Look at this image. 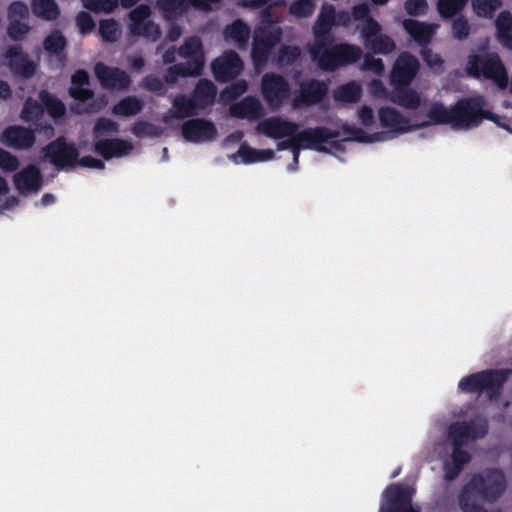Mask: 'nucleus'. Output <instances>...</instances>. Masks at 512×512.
<instances>
[{
	"label": "nucleus",
	"mask_w": 512,
	"mask_h": 512,
	"mask_svg": "<svg viewBox=\"0 0 512 512\" xmlns=\"http://www.w3.org/2000/svg\"><path fill=\"white\" fill-rule=\"evenodd\" d=\"M300 56V47L283 45L278 50L277 62L280 66H291L300 58Z\"/></svg>",
	"instance_id": "8fccbe9b"
},
{
	"label": "nucleus",
	"mask_w": 512,
	"mask_h": 512,
	"mask_svg": "<svg viewBox=\"0 0 512 512\" xmlns=\"http://www.w3.org/2000/svg\"><path fill=\"white\" fill-rule=\"evenodd\" d=\"M140 86L141 88L149 92L156 93L160 96H163L166 92V88L164 86L163 81L154 74H149L145 76L142 79Z\"/></svg>",
	"instance_id": "6e6d98bb"
},
{
	"label": "nucleus",
	"mask_w": 512,
	"mask_h": 512,
	"mask_svg": "<svg viewBox=\"0 0 512 512\" xmlns=\"http://www.w3.org/2000/svg\"><path fill=\"white\" fill-rule=\"evenodd\" d=\"M199 73L194 72L189 66L184 63H178L170 66L164 75V81L167 84H175L179 77L199 76Z\"/></svg>",
	"instance_id": "de8ad7c7"
},
{
	"label": "nucleus",
	"mask_w": 512,
	"mask_h": 512,
	"mask_svg": "<svg viewBox=\"0 0 512 512\" xmlns=\"http://www.w3.org/2000/svg\"><path fill=\"white\" fill-rule=\"evenodd\" d=\"M328 92V87L325 82L311 79L303 82L300 85V92L293 99V106L295 108L302 106H311L320 103Z\"/></svg>",
	"instance_id": "393cba45"
},
{
	"label": "nucleus",
	"mask_w": 512,
	"mask_h": 512,
	"mask_svg": "<svg viewBox=\"0 0 512 512\" xmlns=\"http://www.w3.org/2000/svg\"><path fill=\"white\" fill-rule=\"evenodd\" d=\"M238 155L242 158L244 163H255L259 155V150L250 147L246 143H242L238 149Z\"/></svg>",
	"instance_id": "0e129e2a"
},
{
	"label": "nucleus",
	"mask_w": 512,
	"mask_h": 512,
	"mask_svg": "<svg viewBox=\"0 0 512 512\" xmlns=\"http://www.w3.org/2000/svg\"><path fill=\"white\" fill-rule=\"evenodd\" d=\"M150 6L140 4L129 12V33L132 36L143 37L151 42H156L161 37V29L158 24L149 20Z\"/></svg>",
	"instance_id": "9d476101"
},
{
	"label": "nucleus",
	"mask_w": 512,
	"mask_h": 512,
	"mask_svg": "<svg viewBox=\"0 0 512 512\" xmlns=\"http://www.w3.org/2000/svg\"><path fill=\"white\" fill-rule=\"evenodd\" d=\"M42 174L35 165H29L16 173L13 182L21 194L37 192L42 186Z\"/></svg>",
	"instance_id": "bb28decb"
},
{
	"label": "nucleus",
	"mask_w": 512,
	"mask_h": 512,
	"mask_svg": "<svg viewBox=\"0 0 512 512\" xmlns=\"http://www.w3.org/2000/svg\"><path fill=\"white\" fill-rule=\"evenodd\" d=\"M361 95V87L355 82L343 84L334 91V98L345 103H356Z\"/></svg>",
	"instance_id": "37998d69"
},
{
	"label": "nucleus",
	"mask_w": 512,
	"mask_h": 512,
	"mask_svg": "<svg viewBox=\"0 0 512 512\" xmlns=\"http://www.w3.org/2000/svg\"><path fill=\"white\" fill-rule=\"evenodd\" d=\"M453 18L454 19L451 25V33L453 38L459 41L466 40L470 35V24L468 19L462 14Z\"/></svg>",
	"instance_id": "3c124183"
},
{
	"label": "nucleus",
	"mask_w": 512,
	"mask_h": 512,
	"mask_svg": "<svg viewBox=\"0 0 512 512\" xmlns=\"http://www.w3.org/2000/svg\"><path fill=\"white\" fill-rule=\"evenodd\" d=\"M450 460L464 468L470 462L471 456L463 447H452Z\"/></svg>",
	"instance_id": "338daca9"
},
{
	"label": "nucleus",
	"mask_w": 512,
	"mask_h": 512,
	"mask_svg": "<svg viewBox=\"0 0 512 512\" xmlns=\"http://www.w3.org/2000/svg\"><path fill=\"white\" fill-rule=\"evenodd\" d=\"M150 6L140 4L129 12V33L132 36L143 37L151 42H156L161 37V29L158 24L149 20Z\"/></svg>",
	"instance_id": "6e6552de"
},
{
	"label": "nucleus",
	"mask_w": 512,
	"mask_h": 512,
	"mask_svg": "<svg viewBox=\"0 0 512 512\" xmlns=\"http://www.w3.org/2000/svg\"><path fill=\"white\" fill-rule=\"evenodd\" d=\"M211 69L218 82L226 83L242 72L243 61L235 51L229 50L212 62Z\"/></svg>",
	"instance_id": "6ab92c4d"
},
{
	"label": "nucleus",
	"mask_w": 512,
	"mask_h": 512,
	"mask_svg": "<svg viewBox=\"0 0 512 512\" xmlns=\"http://www.w3.org/2000/svg\"><path fill=\"white\" fill-rule=\"evenodd\" d=\"M44 114V107L42 103H39L38 101L28 98L22 108V111L20 113V118L24 122H32L35 120H38L40 117H42Z\"/></svg>",
	"instance_id": "09e8293b"
},
{
	"label": "nucleus",
	"mask_w": 512,
	"mask_h": 512,
	"mask_svg": "<svg viewBox=\"0 0 512 512\" xmlns=\"http://www.w3.org/2000/svg\"><path fill=\"white\" fill-rule=\"evenodd\" d=\"M404 9L410 16H422L428 11L427 0H406Z\"/></svg>",
	"instance_id": "680f3d73"
},
{
	"label": "nucleus",
	"mask_w": 512,
	"mask_h": 512,
	"mask_svg": "<svg viewBox=\"0 0 512 512\" xmlns=\"http://www.w3.org/2000/svg\"><path fill=\"white\" fill-rule=\"evenodd\" d=\"M364 46L375 54H389L394 51V40L382 33V27L374 18H368L360 28Z\"/></svg>",
	"instance_id": "f8f14e48"
},
{
	"label": "nucleus",
	"mask_w": 512,
	"mask_h": 512,
	"mask_svg": "<svg viewBox=\"0 0 512 512\" xmlns=\"http://www.w3.org/2000/svg\"><path fill=\"white\" fill-rule=\"evenodd\" d=\"M36 131L21 125L6 127L0 135V142L15 150H29L36 142Z\"/></svg>",
	"instance_id": "aec40b11"
},
{
	"label": "nucleus",
	"mask_w": 512,
	"mask_h": 512,
	"mask_svg": "<svg viewBox=\"0 0 512 512\" xmlns=\"http://www.w3.org/2000/svg\"><path fill=\"white\" fill-rule=\"evenodd\" d=\"M361 69L366 72L381 75L384 72L385 67L381 58H375L370 54H366L363 57Z\"/></svg>",
	"instance_id": "13d9d810"
},
{
	"label": "nucleus",
	"mask_w": 512,
	"mask_h": 512,
	"mask_svg": "<svg viewBox=\"0 0 512 512\" xmlns=\"http://www.w3.org/2000/svg\"><path fill=\"white\" fill-rule=\"evenodd\" d=\"M316 9L314 0H295L289 6V14L297 19L309 18Z\"/></svg>",
	"instance_id": "49530a36"
},
{
	"label": "nucleus",
	"mask_w": 512,
	"mask_h": 512,
	"mask_svg": "<svg viewBox=\"0 0 512 512\" xmlns=\"http://www.w3.org/2000/svg\"><path fill=\"white\" fill-rule=\"evenodd\" d=\"M262 96L272 109H279L290 97L291 88L288 81L276 73H266L261 82Z\"/></svg>",
	"instance_id": "ddd939ff"
},
{
	"label": "nucleus",
	"mask_w": 512,
	"mask_h": 512,
	"mask_svg": "<svg viewBox=\"0 0 512 512\" xmlns=\"http://www.w3.org/2000/svg\"><path fill=\"white\" fill-rule=\"evenodd\" d=\"M471 5L478 17L491 19L502 6V0H471Z\"/></svg>",
	"instance_id": "c03bdc74"
},
{
	"label": "nucleus",
	"mask_w": 512,
	"mask_h": 512,
	"mask_svg": "<svg viewBox=\"0 0 512 512\" xmlns=\"http://www.w3.org/2000/svg\"><path fill=\"white\" fill-rule=\"evenodd\" d=\"M412 502L413 489L405 484L393 483L382 493L379 512H419Z\"/></svg>",
	"instance_id": "0eeeda50"
},
{
	"label": "nucleus",
	"mask_w": 512,
	"mask_h": 512,
	"mask_svg": "<svg viewBox=\"0 0 512 512\" xmlns=\"http://www.w3.org/2000/svg\"><path fill=\"white\" fill-rule=\"evenodd\" d=\"M427 117L429 121L425 122V127L431 124H450L454 128L453 105L448 108L441 102H434L427 111Z\"/></svg>",
	"instance_id": "f704fd0d"
},
{
	"label": "nucleus",
	"mask_w": 512,
	"mask_h": 512,
	"mask_svg": "<svg viewBox=\"0 0 512 512\" xmlns=\"http://www.w3.org/2000/svg\"><path fill=\"white\" fill-rule=\"evenodd\" d=\"M466 70L474 78L484 77L493 81L499 89H506L508 86L507 70L497 53L470 55Z\"/></svg>",
	"instance_id": "20e7f679"
},
{
	"label": "nucleus",
	"mask_w": 512,
	"mask_h": 512,
	"mask_svg": "<svg viewBox=\"0 0 512 512\" xmlns=\"http://www.w3.org/2000/svg\"><path fill=\"white\" fill-rule=\"evenodd\" d=\"M379 121L383 128L395 133H406L425 127L426 123L410 124L408 118L403 116L398 110L392 107H382L378 112Z\"/></svg>",
	"instance_id": "b1692460"
},
{
	"label": "nucleus",
	"mask_w": 512,
	"mask_h": 512,
	"mask_svg": "<svg viewBox=\"0 0 512 512\" xmlns=\"http://www.w3.org/2000/svg\"><path fill=\"white\" fill-rule=\"evenodd\" d=\"M262 105L254 96H246L230 106V115L239 119H257L262 115Z\"/></svg>",
	"instance_id": "2f4dec72"
},
{
	"label": "nucleus",
	"mask_w": 512,
	"mask_h": 512,
	"mask_svg": "<svg viewBox=\"0 0 512 512\" xmlns=\"http://www.w3.org/2000/svg\"><path fill=\"white\" fill-rule=\"evenodd\" d=\"M150 6L140 4L129 12V33L132 36L143 37L151 42H156L161 37V29L158 24L149 20Z\"/></svg>",
	"instance_id": "1a4fd4ad"
},
{
	"label": "nucleus",
	"mask_w": 512,
	"mask_h": 512,
	"mask_svg": "<svg viewBox=\"0 0 512 512\" xmlns=\"http://www.w3.org/2000/svg\"><path fill=\"white\" fill-rule=\"evenodd\" d=\"M511 374L512 369L482 370L463 377L458 383V388L465 393L486 392L490 400H497Z\"/></svg>",
	"instance_id": "f03ea898"
},
{
	"label": "nucleus",
	"mask_w": 512,
	"mask_h": 512,
	"mask_svg": "<svg viewBox=\"0 0 512 512\" xmlns=\"http://www.w3.org/2000/svg\"><path fill=\"white\" fill-rule=\"evenodd\" d=\"M402 24L404 30L422 48L431 42L438 28L437 24H428L414 19H405Z\"/></svg>",
	"instance_id": "c85d7f7f"
},
{
	"label": "nucleus",
	"mask_w": 512,
	"mask_h": 512,
	"mask_svg": "<svg viewBox=\"0 0 512 512\" xmlns=\"http://www.w3.org/2000/svg\"><path fill=\"white\" fill-rule=\"evenodd\" d=\"M94 73L101 87L110 91H125L131 83L129 74L118 67H111L103 62H97L94 66Z\"/></svg>",
	"instance_id": "4468645a"
},
{
	"label": "nucleus",
	"mask_w": 512,
	"mask_h": 512,
	"mask_svg": "<svg viewBox=\"0 0 512 512\" xmlns=\"http://www.w3.org/2000/svg\"><path fill=\"white\" fill-rule=\"evenodd\" d=\"M90 76L84 69L76 70L71 76L69 95L78 102L85 103L94 97V91L89 88Z\"/></svg>",
	"instance_id": "7c9ffc66"
},
{
	"label": "nucleus",
	"mask_w": 512,
	"mask_h": 512,
	"mask_svg": "<svg viewBox=\"0 0 512 512\" xmlns=\"http://www.w3.org/2000/svg\"><path fill=\"white\" fill-rule=\"evenodd\" d=\"M131 150L132 145L126 140L119 138L99 139L94 144V151L105 160L128 155Z\"/></svg>",
	"instance_id": "c756f323"
},
{
	"label": "nucleus",
	"mask_w": 512,
	"mask_h": 512,
	"mask_svg": "<svg viewBox=\"0 0 512 512\" xmlns=\"http://www.w3.org/2000/svg\"><path fill=\"white\" fill-rule=\"evenodd\" d=\"M224 35L241 46L248 42L250 29L244 21L237 19L225 27Z\"/></svg>",
	"instance_id": "ea45409f"
},
{
	"label": "nucleus",
	"mask_w": 512,
	"mask_h": 512,
	"mask_svg": "<svg viewBox=\"0 0 512 512\" xmlns=\"http://www.w3.org/2000/svg\"><path fill=\"white\" fill-rule=\"evenodd\" d=\"M488 432L485 423L454 422L448 428V438L452 447H463L469 440L483 438Z\"/></svg>",
	"instance_id": "a211bd4d"
},
{
	"label": "nucleus",
	"mask_w": 512,
	"mask_h": 512,
	"mask_svg": "<svg viewBox=\"0 0 512 512\" xmlns=\"http://www.w3.org/2000/svg\"><path fill=\"white\" fill-rule=\"evenodd\" d=\"M419 67L420 63L414 55L409 52H401L393 64L390 84L392 86H409L417 75Z\"/></svg>",
	"instance_id": "dca6fc26"
},
{
	"label": "nucleus",
	"mask_w": 512,
	"mask_h": 512,
	"mask_svg": "<svg viewBox=\"0 0 512 512\" xmlns=\"http://www.w3.org/2000/svg\"><path fill=\"white\" fill-rule=\"evenodd\" d=\"M443 468H444V479L447 482H451V481L455 480L463 470V468L461 466H459L458 464L454 463L451 460L445 461Z\"/></svg>",
	"instance_id": "69168bd1"
},
{
	"label": "nucleus",
	"mask_w": 512,
	"mask_h": 512,
	"mask_svg": "<svg viewBox=\"0 0 512 512\" xmlns=\"http://www.w3.org/2000/svg\"><path fill=\"white\" fill-rule=\"evenodd\" d=\"M469 0H438L437 11L442 19H451L462 13Z\"/></svg>",
	"instance_id": "79ce46f5"
},
{
	"label": "nucleus",
	"mask_w": 512,
	"mask_h": 512,
	"mask_svg": "<svg viewBox=\"0 0 512 512\" xmlns=\"http://www.w3.org/2000/svg\"><path fill=\"white\" fill-rule=\"evenodd\" d=\"M311 59L325 72L336 70L357 63L363 56L362 49L350 43L322 42L319 47L311 44L308 47Z\"/></svg>",
	"instance_id": "f257e3e1"
},
{
	"label": "nucleus",
	"mask_w": 512,
	"mask_h": 512,
	"mask_svg": "<svg viewBox=\"0 0 512 512\" xmlns=\"http://www.w3.org/2000/svg\"><path fill=\"white\" fill-rule=\"evenodd\" d=\"M392 87L393 90L389 95L391 102L411 110H415L420 106L421 98L416 90L409 88V86L396 85Z\"/></svg>",
	"instance_id": "473e14b6"
},
{
	"label": "nucleus",
	"mask_w": 512,
	"mask_h": 512,
	"mask_svg": "<svg viewBox=\"0 0 512 512\" xmlns=\"http://www.w3.org/2000/svg\"><path fill=\"white\" fill-rule=\"evenodd\" d=\"M67 39L60 30H53L43 40L44 50L55 58L57 68H63L67 62Z\"/></svg>",
	"instance_id": "cd10ccee"
},
{
	"label": "nucleus",
	"mask_w": 512,
	"mask_h": 512,
	"mask_svg": "<svg viewBox=\"0 0 512 512\" xmlns=\"http://www.w3.org/2000/svg\"><path fill=\"white\" fill-rule=\"evenodd\" d=\"M144 107L141 99L135 96H127L113 106L112 112L115 115L129 117L139 114Z\"/></svg>",
	"instance_id": "58836bf2"
},
{
	"label": "nucleus",
	"mask_w": 512,
	"mask_h": 512,
	"mask_svg": "<svg viewBox=\"0 0 512 512\" xmlns=\"http://www.w3.org/2000/svg\"><path fill=\"white\" fill-rule=\"evenodd\" d=\"M42 153L58 170L77 166L79 150L73 142H68L65 136H58L42 148Z\"/></svg>",
	"instance_id": "423d86ee"
},
{
	"label": "nucleus",
	"mask_w": 512,
	"mask_h": 512,
	"mask_svg": "<svg viewBox=\"0 0 512 512\" xmlns=\"http://www.w3.org/2000/svg\"><path fill=\"white\" fill-rule=\"evenodd\" d=\"M131 132L134 136L142 138L145 136H155L156 127L147 121H137L133 124Z\"/></svg>",
	"instance_id": "e2e57ef3"
},
{
	"label": "nucleus",
	"mask_w": 512,
	"mask_h": 512,
	"mask_svg": "<svg viewBox=\"0 0 512 512\" xmlns=\"http://www.w3.org/2000/svg\"><path fill=\"white\" fill-rule=\"evenodd\" d=\"M341 132L345 136L342 141H355L359 143H369L372 141L370 135H368L363 129L354 125L344 124L341 127L340 133Z\"/></svg>",
	"instance_id": "603ef678"
},
{
	"label": "nucleus",
	"mask_w": 512,
	"mask_h": 512,
	"mask_svg": "<svg viewBox=\"0 0 512 512\" xmlns=\"http://www.w3.org/2000/svg\"><path fill=\"white\" fill-rule=\"evenodd\" d=\"M283 31L279 26L260 25L255 28L251 58L255 67H263L269 60L275 46L280 43Z\"/></svg>",
	"instance_id": "39448f33"
},
{
	"label": "nucleus",
	"mask_w": 512,
	"mask_h": 512,
	"mask_svg": "<svg viewBox=\"0 0 512 512\" xmlns=\"http://www.w3.org/2000/svg\"><path fill=\"white\" fill-rule=\"evenodd\" d=\"M424 62L430 68L441 67L443 65V59L436 53H433L429 48L424 47L421 51Z\"/></svg>",
	"instance_id": "774afa93"
},
{
	"label": "nucleus",
	"mask_w": 512,
	"mask_h": 512,
	"mask_svg": "<svg viewBox=\"0 0 512 512\" xmlns=\"http://www.w3.org/2000/svg\"><path fill=\"white\" fill-rule=\"evenodd\" d=\"M336 25V9L331 4H324L318 14L317 20L312 27L314 41L312 44L320 46L322 42H333L331 33Z\"/></svg>",
	"instance_id": "4be33fe9"
},
{
	"label": "nucleus",
	"mask_w": 512,
	"mask_h": 512,
	"mask_svg": "<svg viewBox=\"0 0 512 512\" xmlns=\"http://www.w3.org/2000/svg\"><path fill=\"white\" fill-rule=\"evenodd\" d=\"M76 25L82 35H87L94 30L95 21L88 12L81 11L76 16Z\"/></svg>",
	"instance_id": "052dcab7"
},
{
	"label": "nucleus",
	"mask_w": 512,
	"mask_h": 512,
	"mask_svg": "<svg viewBox=\"0 0 512 512\" xmlns=\"http://www.w3.org/2000/svg\"><path fill=\"white\" fill-rule=\"evenodd\" d=\"M300 149H310L318 152H327L328 149L323 144L330 139H337L340 136V130H333L325 126L306 128L296 132Z\"/></svg>",
	"instance_id": "2eb2a0df"
},
{
	"label": "nucleus",
	"mask_w": 512,
	"mask_h": 512,
	"mask_svg": "<svg viewBox=\"0 0 512 512\" xmlns=\"http://www.w3.org/2000/svg\"><path fill=\"white\" fill-rule=\"evenodd\" d=\"M19 160L9 151L0 148V169L5 172H14L19 167Z\"/></svg>",
	"instance_id": "bf43d9fd"
},
{
	"label": "nucleus",
	"mask_w": 512,
	"mask_h": 512,
	"mask_svg": "<svg viewBox=\"0 0 512 512\" xmlns=\"http://www.w3.org/2000/svg\"><path fill=\"white\" fill-rule=\"evenodd\" d=\"M98 31L101 39L106 43L116 42L120 35L119 24L113 18L100 20Z\"/></svg>",
	"instance_id": "a18cd8bd"
},
{
	"label": "nucleus",
	"mask_w": 512,
	"mask_h": 512,
	"mask_svg": "<svg viewBox=\"0 0 512 512\" xmlns=\"http://www.w3.org/2000/svg\"><path fill=\"white\" fill-rule=\"evenodd\" d=\"M39 99L50 117L54 119H59L65 116L66 106L54 94L50 93L47 90H41L39 92Z\"/></svg>",
	"instance_id": "4c0bfd02"
},
{
	"label": "nucleus",
	"mask_w": 512,
	"mask_h": 512,
	"mask_svg": "<svg viewBox=\"0 0 512 512\" xmlns=\"http://www.w3.org/2000/svg\"><path fill=\"white\" fill-rule=\"evenodd\" d=\"M183 138L191 143L212 141L217 135V129L213 122L204 118H193L182 124Z\"/></svg>",
	"instance_id": "412c9836"
},
{
	"label": "nucleus",
	"mask_w": 512,
	"mask_h": 512,
	"mask_svg": "<svg viewBox=\"0 0 512 512\" xmlns=\"http://www.w3.org/2000/svg\"><path fill=\"white\" fill-rule=\"evenodd\" d=\"M156 6L165 19H171L186 12L190 3L189 0H157Z\"/></svg>",
	"instance_id": "a19ab883"
},
{
	"label": "nucleus",
	"mask_w": 512,
	"mask_h": 512,
	"mask_svg": "<svg viewBox=\"0 0 512 512\" xmlns=\"http://www.w3.org/2000/svg\"><path fill=\"white\" fill-rule=\"evenodd\" d=\"M119 131V125L106 117L99 118L93 128V137L100 138L102 136L117 133Z\"/></svg>",
	"instance_id": "864d4df0"
},
{
	"label": "nucleus",
	"mask_w": 512,
	"mask_h": 512,
	"mask_svg": "<svg viewBox=\"0 0 512 512\" xmlns=\"http://www.w3.org/2000/svg\"><path fill=\"white\" fill-rule=\"evenodd\" d=\"M7 60V66L11 73L22 79L32 78L37 69L36 63L31 60L27 53L22 49V46L12 45L4 53Z\"/></svg>",
	"instance_id": "f3484780"
},
{
	"label": "nucleus",
	"mask_w": 512,
	"mask_h": 512,
	"mask_svg": "<svg viewBox=\"0 0 512 512\" xmlns=\"http://www.w3.org/2000/svg\"><path fill=\"white\" fill-rule=\"evenodd\" d=\"M257 129L269 138L282 139L294 135L299 130V124L280 117H271L260 122Z\"/></svg>",
	"instance_id": "a878e982"
},
{
	"label": "nucleus",
	"mask_w": 512,
	"mask_h": 512,
	"mask_svg": "<svg viewBox=\"0 0 512 512\" xmlns=\"http://www.w3.org/2000/svg\"><path fill=\"white\" fill-rule=\"evenodd\" d=\"M248 84L245 80L240 79L232 82L222 92L221 97L225 101H233L247 91Z\"/></svg>",
	"instance_id": "5fc2aeb1"
},
{
	"label": "nucleus",
	"mask_w": 512,
	"mask_h": 512,
	"mask_svg": "<svg viewBox=\"0 0 512 512\" xmlns=\"http://www.w3.org/2000/svg\"><path fill=\"white\" fill-rule=\"evenodd\" d=\"M178 55L186 59V64L194 72L200 75L203 72L205 64V54L203 44L199 37L191 36L184 40V43L178 48Z\"/></svg>",
	"instance_id": "5701e85b"
},
{
	"label": "nucleus",
	"mask_w": 512,
	"mask_h": 512,
	"mask_svg": "<svg viewBox=\"0 0 512 512\" xmlns=\"http://www.w3.org/2000/svg\"><path fill=\"white\" fill-rule=\"evenodd\" d=\"M487 102L481 95L461 98L453 105L455 129L478 127L484 119L495 121L498 115L485 109Z\"/></svg>",
	"instance_id": "7ed1b4c3"
},
{
	"label": "nucleus",
	"mask_w": 512,
	"mask_h": 512,
	"mask_svg": "<svg viewBox=\"0 0 512 512\" xmlns=\"http://www.w3.org/2000/svg\"><path fill=\"white\" fill-rule=\"evenodd\" d=\"M29 31L30 26L19 20H11L7 28L8 36L13 41H22Z\"/></svg>",
	"instance_id": "4d7b16f0"
},
{
	"label": "nucleus",
	"mask_w": 512,
	"mask_h": 512,
	"mask_svg": "<svg viewBox=\"0 0 512 512\" xmlns=\"http://www.w3.org/2000/svg\"><path fill=\"white\" fill-rule=\"evenodd\" d=\"M150 6L140 4L129 12V33L132 36L143 37L151 42H156L161 37V29L158 24L149 20Z\"/></svg>",
	"instance_id": "9b49d317"
},
{
	"label": "nucleus",
	"mask_w": 512,
	"mask_h": 512,
	"mask_svg": "<svg viewBox=\"0 0 512 512\" xmlns=\"http://www.w3.org/2000/svg\"><path fill=\"white\" fill-rule=\"evenodd\" d=\"M33 14L45 21H55L60 16V9L55 0H32Z\"/></svg>",
	"instance_id": "e433bc0d"
},
{
	"label": "nucleus",
	"mask_w": 512,
	"mask_h": 512,
	"mask_svg": "<svg viewBox=\"0 0 512 512\" xmlns=\"http://www.w3.org/2000/svg\"><path fill=\"white\" fill-rule=\"evenodd\" d=\"M217 95V88L215 84L206 79H200L193 92L191 97L198 105L199 109H206L214 104Z\"/></svg>",
	"instance_id": "72a5a7b5"
},
{
	"label": "nucleus",
	"mask_w": 512,
	"mask_h": 512,
	"mask_svg": "<svg viewBox=\"0 0 512 512\" xmlns=\"http://www.w3.org/2000/svg\"><path fill=\"white\" fill-rule=\"evenodd\" d=\"M172 104L173 109L170 110V113L173 118L184 119L198 114L199 107L191 96L177 95Z\"/></svg>",
	"instance_id": "c9c22d12"
}]
</instances>
